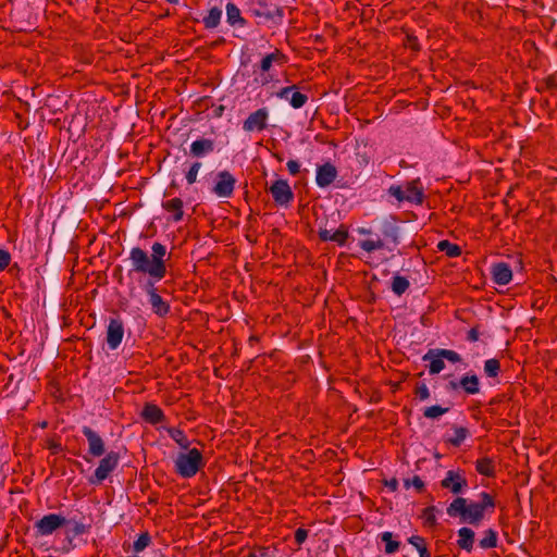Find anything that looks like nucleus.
Here are the masks:
<instances>
[{
	"mask_svg": "<svg viewBox=\"0 0 557 557\" xmlns=\"http://www.w3.org/2000/svg\"><path fill=\"white\" fill-rule=\"evenodd\" d=\"M408 543L419 552L420 557H431V553L424 537L420 535H412L408 539Z\"/></svg>",
	"mask_w": 557,
	"mask_h": 557,
	"instance_id": "nucleus-34",
	"label": "nucleus"
},
{
	"mask_svg": "<svg viewBox=\"0 0 557 557\" xmlns=\"http://www.w3.org/2000/svg\"><path fill=\"white\" fill-rule=\"evenodd\" d=\"M259 342V337L256 336V335H251L249 338H248V343L250 346H252L255 343H258Z\"/></svg>",
	"mask_w": 557,
	"mask_h": 557,
	"instance_id": "nucleus-61",
	"label": "nucleus"
},
{
	"mask_svg": "<svg viewBox=\"0 0 557 557\" xmlns=\"http://www.w3.org/2000/svg\"><path fill=\"white\" fill-rule=\"evenodd\" d=\"M244 557H273L269 547L257 546Z\"/></svg>",
	"mask_w": 557,
	"mask_h": 557,
	"instance_id": "nucleus-48",
	"label": "nucleus"
},
{
	"mask_svg": "<svg viewBox=\"0 0 557 557\" xmlns=\"http://www.w3.org/2000/svg\"><path fill=\"white\" fill-rule=\"evenodd\" d=\"M287 62V57L280 50L275 49L273 52L264 55L259 64V70L262 74L268 73L272 65L275 63L277 65H283Z\"/></svg>",
	"mask_w": 557,
	"mask_h": 557,
	"instance_id": "nucleus-21",
	"label": "nucleus"
},
{
	"mask_svg": "<svg viewBox=\"0 0 557 557\" xmlns=\"http://www.w3.org/2000/svg\"><path fill=\"white\" fill-rule=\"evenodd\" d=\"M381 232L384 238L393 243L394 246H397L400 243V226L398 224L397 216L389 215L388 219H385L382 223Z\"/></svg>",
	"mask_w": 557,
	"mask_h": 557,
	"instance_id": "nucleus-16",
	"label": "nucleus"
},
{
	"mask_svg": "<svg viewBox=\"0 0 557 557\" xmlns=\"http://www.w3.org/2000/svg\"><path fill=\"white\" fill-rule=\"evenodd\" d=\"M214 140L210 138H198L191 143L189 153L194 158H202L214 151Z\"/></svg>",
	"mask_w": 557,
	"mask_h": 557,
	"instance_id": "nucleus-20",
	"label": "nucleus"
},
{
	"mask_svg": "<svg viewBox=\"0 0 557 557\" xmlns=\"http://www.w3.org/2000/svg\"><path fill=\"white\" fill-rule=\"evenodd\" d=\"M359 246L361 247L362 250H364L367 252H372L374 250L383 249L385 245H384V240L379 237L375 240H373V239L361 240L359 243Z\"/></svg>",
	"mask_w": 557,
	"mask_h": 557,
	"instance_id": "nucleus-41",
	"label": "nucleus"
},
{
	"mask_svg": "<svg viewBox=\"0 0 557 557\" xmlns=\"http://www.w3.org/2000/svg\"><path fill=\"white\" fill-rule=\"evenodd\" d=\"M495 508V497L487 492H481L476 502L456 497L448 505L446 512L451 518H459L462 523L479 527L485 515H492Z\"/></svg>",
	"mask_w": 557,
	"mask_h": 557,
	"instance_id": "nucleus-2",
	"label": "nucleus"
},
{
	"mask_svg": "<svg viewBox=\"0 0 557 557\" xmlns=\"http://www.w3.org/2000/svg\"><path fill=\"white\" fill-rule=\"evenodd\" d=\"M460 388L469 395H475L480 392V381L475 374H465L458 381Z\"/></svg>",
	"mask_w": 557,
	"mask_h": 557,
	"instance_id": "nucleus-26",
	"label": "nucleus"
},
{
	"mask_svg": "<svg viewBox=\"0 0 557 557\" xmlns=\"http://www.w3.org/2000/svg\"><path fill=\"white\" fill-rule=\"evenodd\" d=\"M169 436L183 449H188L190 442L187 438L185 432L180 428H166Z\"/></svg>",
	"mask_w": 557,
	"mask_h": 557,
	"instance_id": "nucleus-29",
	"label": "nucleus"
},
{
	"mask_svg": "<svg viewBox=\"0 0 557 557\" xmlns=\"http://www.w3.org/2000/svg\"><path fill=\"white\" fill-rule=\"evenodd\" d=\"M424 361L429 360V373L430 374H438L441 371L444 370L445 363L443 357H435V354H432L430 356V350L422 357Z\"/></svg>",
	"mask_w": 557,
	"mask_h": 557,
	"instance_id": "nucleus-32",
	"label": "nucleus"
},
{
	"mask_svg": "<svg viewBox=\"0 0 557 557\" xmlns=\"http://www.w3.org/2000/svg\"><path fill=\"white\" fill-rule=\"evenodd\" d=\"M498 544V535L497 532L493 529H486L483 532V537L479 541V546L482 549H491L497 547Z\"/></svg>",
	"mask_w": 557,
	"mask_h": 557,
	"instance_id": "nucleus-30",
	"label": "nucleus"
},
{
	"mask_svg": "<svg viewBox=\"0 0 557 557\" xmlns=\"http://www.w3.org/2000/svg\"><path fill=\"white\" fill-rule=\"evenodd\" d=\"M67 523L73 524L72 532L74 535H82V534L88 533L91 529L90 523L86 524L81 521H76L75 518L69 519Z\"/></svg>",
	"mask_w": 557,
	"mask_h": 557,
	"instance_id": "nucleus-44",
	"label": "nucleus"
},
{
	"mask_svg": "<svg viewBox=\"0 0 557 557\" xmlns=\"http://www.w3.org/2000/svg\"><path fill=\"white\" fill-rule=\"evenodd\" d=\"M384 485L387 486L392 492H396L398 490V481L396 478H392L389 480L383 481Z\"/></svg>",
	"mask_w": 557,
	"mask_h": 557,
	"instance_id": "nucleus-56",
	"label": "nucleus"
},
{
	"mask_svg": "<svg viewBox=\"0 0 557 557\" xmlns=\"http://www.w3.org/2000/svg\"><path fill=\"white\" fill-rule=\"evenodd\" d=\"M475 470L479 474L486 478H495L496 463L493 458L485 456L475 461Z\"/></svg>",
	"mask_w": 557,
	"mask_h": 557,
	"instance_id": "nucleus-25",
	"label": "nucleus"
},
{
	"mask_svg": "<svg viewBox=\"0 0 557 557\" xmlns=\"http://www.w3.org/2000/svg\"><path fill=\"white\" fill-rule=\"evenodd\" d=\"M411 486H413L416 491L420 494L423 493L425 490V484L419 475H414L411 479L404 480V487L406 490L410 488Z\"/></svg>",
	"mask_w": 557,
	"mask_h": 557,
	"instance_id": "nucleus-43",
	"label": "nucleus"
},
{
	"mask_svg": "<svg viewBox=\"0 0 557 557\" xmlns=\"http://www.w3.org/2000/svg\"><path fill=\"white\" fill-rule=\"evenodd\" d=\"M11 262V255L9 251L0 249V271L5 270Z\"/></svg>",
	"mask_w": 557,
	"mask_h": 557,
	"instance_id": "nucleus-52",
	"label": "nucleus"
},
{
	"mask_svg": "<svg viewBox=\"0 0 557 557\" xmlns=\"http://www.w3.org/2000/svg\"><path fill=\"white\" fill-rule=\"evenodd\" d=\"M162 208L169 212L172 213V220L174 222H180L183 220L184 216V202L181 198L175 197L170 200L162 201Z\"/></svg>",
	"mask_w": 557,
	"mask_h": 557,
	"instance_id": "nucleus-24",
	"label": "nucleus"
},
{
	"mask_svg": "<svg viewBox=\"0 0 557 557\" xmlns=\"http://www.w3.org/2000/svg\"><path fill=\"white\" fill-rule=\"evenodd\" d=\"M479 336H480V332H479V326L476 325V326L471 327L468 331L467 339L469 342H476V341H479Z\"/></svg>",
	"mask_w": 557,
	"mask_h": 557,
	"instance_id": "nucleus-54",
	"label": "nucleus"
},
{
	"mask_svg": "<svg viewBox=\"0 0 557 557\" xmlns=\"http://www.w3.org/2000/svg\"><path fill=\"white\" fill-rule=\"evenodd\" d=\"M432 354H435V357H443L444 359H446L453 363L461 361L460 355L458 352H456L455 350L444 349V348H435V349H430V356Z\"/></svg>",
	"mask_w": 557,
	"mask_h": 557,
	"instance_id": "nucleus-37",
	"label": "nucleus"
},
{
	"mask_svg": "<svg viewBox=\"0 0 557 557\" xmlns=\"http://www.w3.org/2000/svg\"><path fill=\"white\" fill-rule=\"evenodd\" d=\"M82 433L87 438L88 453L92 457H100L106 453L104 442L97 432H95L91 428L85 425L82 429Z\"/></svg>",
	"mask_w": 557,
	"mask_h": 557,
	"instance_id": "nucleus-13",
	"label": "nucleus"
},
{
	"mask_svg": "<svg viewBox=\"0 0 557 557\" xmlns=\"http://www.w3.org/2000/svg\"><path fill=\"white\" fill-rule=\"evenodd\" d=\"M226 22L232 27L247 26V20L242 15L240 9L233 2L226 4Z\"/></svg>",
	"mask_w": 557,
	"mask_h": 557,
	"instance_id": "nucleus-23",
	"label": "nucleus"
},
{
	"mask_svg": "<svg viewBox=\"0 0 557 557\" xmlns=\"http://www.w3.org/2000/svg\"><path fill=\"white\" fill-rule=\"evenodd\" d=\"M166 247L161 243H153L151 246V255L146 250L136 246L129 250V261L132 269L128 276L133 273L147 275V280L143 285V289L149 296L153 313L158 317H165L170 312V305L163 300L158 294L156 283L163 280L168 273Z\"/></svg>",
	"mask_w": 557,
	"mask_h": 557,
	"instance_id": "nucleus-1",
	"label": "nucleus"
},
{
	"mask_svg": "<svg viewBox=\"0 0 557 557\" xmlns=\"http://www.w3.org/2000/svg\"><path fill=\"white\" fill-rule=\"evenodd\" d=\"M246 238H247L250 243H253V244L257 242V239H256V238H252V236H250V235H246Z\"/></svg>",
	"mask_w": 557,
	"mask_h": 557,
	"instance_id": "nucleus-62",
	"label": "nucleus"
},
{
	"mask_svg": "<svg viewBox=\"0 0 557 557\" xmlns=\"http://www.w3.org/2000/svg\"><path fill=\"white\" fill-rule=\"evenodd\" d=\"M270 81H271V77H270V78H269V77H264V79H263V82H262V83H263V84H268Z\"/></svg>",
	"mask_w": 557,
	"mask_h": 557,
	"instance_id": "nucleus-64",
	"label": "nucleus"
},
{
	"mask_svg": "<svg viewBox=\"0 0 557 557\" xmlns=\"http://www.w3.org/2000/svg\"><path fill=\"white\" fill-rule=\"evenodd\" d=\"M557 90V77L555 74L548 75L545 78L537 79L535 83V91L539 94H543L546 91H555Z\"/></svg>",
	"mask_w": 557,
	"mask_h": 557,
	"instance_id": "nucleus-28",
	"label": "nucleus"
},
{
	"mask_svg": "<svg viewBox=\"0 0 557 557\" xmlns=\"http://www.w3.org/2000/svg\"><path fill=\"white\" fill-rule=\"evenodd\" d=\"M46 447L52 453L58 454L62 450V444L59 437L48 438L46 442Z\"/></svg>",
	"mask_w": 557,
	"mask_h": 557,
	"instance_id": "nucleus-49",
	"label": "nucleus"
},
{
	"mask_svg": "<svg viewBox=\"0 0 557 557\" xmlns=\"http://www.w3.org/2000/svg\"><path fill=\"white\" fill-rule=\"evenodd\" d=\"M457 546L467 553H471L474 547L475 532L471 528L462 527L457 531Z\"/></svg>",
	"mask_w": 557,
	"mask_h": 557,
	"instance_id": "nucleus-22",
	"label": "nucleus"
},
{
	"mask_svg": "<svg viewBox=\"0 0 557 557\" xmlns=\"http://www.w3.org/2000/svg\"><path fill=\"white\" fill-rule=\"evenodd\" d=\"M437 249L449 258H457L462 253L461 247L459 245L450 243L447 239L440 240L437 244Z\"/></svg>",
	"mask_w": 557,
	"mask_h": 557,
	"instance_id": "nucleus-31",
	"label": "nucleus"
},
{
	"mask_svg": "<svg viewBox=\"0 0 557 557\" xmlns=\"http://www.w3.org/2000/svg\"><path fill=\"white\" fill-rule=\"evenodd\" d=\"M236 178L227 171H221L216 174V182L212 188V191L220 198H230L235 188Z\"/></svg>",
	"mask_w": 557,
	"mask_h": 557,
	"instance_id": "nucleus-9",
	"label": "nucleus"
},
{
	"mask_svg": "<svg viewBox=\"0 0 557 557\" xmlns=\"http://www.w3.org/2000/svg\"><path fill=\"white\" fill-rule=\"evenodd\" d=\"M47 425H48V422H47V421H44V422H41V423H40V426H41L42 429L47 428Z\"/></svg>",
	"mask_w": 557,
	"mask_h": 557,
	"instance_id": "nucleus-63",
	"label": "nucleus"
},
{
	"mask_svg": "<svg viewBox=\"0 0 557 557\" xmlns=\"http://www.w3.org/2000/svg\"><path fill=\"white\" fill-rule=\"evenodd\" d=\"M123 269L121 265H115L114 270H113V277L116 280V282L119 284H123Z\"/></svg>",
	"mask_w": 557,
	"mask_h": 557,
	"instance_id": "nucleus-57",
	"label": "nucleus"
},
{
	"mask_svg": "<svg viewBox=\"0 0 557 557\" xmlns=\"http://www.w3.org/2000/svg\"><path fill=\"white\" fill-rule=\"evenodd\" d=\"M381 541L385 543L384 552L387 555L396 553L400 547V542L394 540V535L392 532H383L380 535Z\"/></svg>",
	"mask_w": 557,
	"mask_h": 557,
	"instance_id": "nucleus-33",
	"label": "nucleus"
},
{
	"mask_svg": "<svg viewBox=\"0 0 557 557\" xmlns=\"http://www.w3.org/2000/svg\"><path fill=\"white\" fill-rule=\"evenodd\" d=\"M140 418L151 425H156L165 421L163 410L153 403H146L140 412Z\"/></svg>",
	"mask_w": 557,
	"mask_h": 557,
	"instance_id": "nucleus-17",
	"label": "nucleus"
},
{
	"mask_svg": "<svg viewBox=\"0 0 557 557\" xmlns=\"http://www.w3.org/2000/svg\"><path fill=\"white\" fill-rule=\"evenodd\" d=\"M414 395L420 400H426L430 397V391L424 382L417 383Z\"/></svg>",
	"mask_w": 557,
	"mask_h": 557,
	"instance_id": "nucleus-47",
	"label": "nucleus"
},
{
	"mask_svg": "<svg viewBox=\"0 0 557 557\" xmlns=\"http://www.w3.org/2000/svg\"><path fill=\"white\" fill-rule=\"evenodd\" d=\"M500 371V361L498 359L491 358L484 362V373L488 377H497Z\"/></svg>",
	"mask_w": 557,
	"mask_h": 557,
	"instance_id": "nucleus-38",
	"label": "nucleus"
},
{
	"mask_svg": "<svg viewBox=\"0 0 557 557\" xmlns=\"http://www.w3.org/2000/svg\"><path fill=\"white\" fill-rule=\"evenodd\" d=\"M151 544V535L148 531L139 534L138 539L133 543V550L140 553Z\"/></svg>",
	"mask_w": 557,
	"mask_h": 557,
	"instance_id": "nucleus-39",
	"label": "nucleus"
},
{
	"mask_svg": "<svg viewBox=\"0 0 557 557\" xmlns=\"http://www.w3.org/2000/svg\"><path fill=\"white\" fill-rule=\"evenodd\" d=\"M222 11L218 7L209 10L207 16L203 17L205 27L208 29L215 28L221 22Z\"/></svg>",
	"mask_w": 557,
	"mask_h": 557,
	"instance_id": "nucleus-35",
	"label": "nucleus"
},
{
	"mask_svg": "<svg viewBox=\"0 0 557 557\" xmlns=\"http://www.w3.org/2000/svg\"><path fill=\"white\" fill-rule=\"evenodd\" d=\"M410 286V282L406 276L395 275L392 281V290L395 295L401 296L407 292Z\"/></svg>",
	"mask_w": 557,
	"mask_h": 557,
	"instance_id": "nucleus-36",
	"label": "nucleus"
},
{
	"mask_svg": "<svg viewBox=\"0 0 557 557\" xmlns=\"http://www.w3.org/2000/svg\"><path fill=\"white\" fill-rule=\"evenodd\" d=\"M337 174L336 166L331 162H325L317 168L315 183L319 187L325 188L336 180Z\"/></svg>",
	"mask_w": 557,
	"mask_h": 557,
	"instance_id": "nucleus-14",
	"label": "nucleus"
},
{
	"mask_svg": "<svg viewBox=\"0 0 557 557\" xmlns=\"http://www.w3.org/2000/svg\"><path fill=\"white\" fill-rule=\"evenodd\" d=\"M436 511L437 509L435 506H428L422 510V518L425 527L433 528L437 524Z\"/></svg>",
	"mask_w": 557,
	"mask_h": 557,
	"instance_id": "nucleus-40",
	"label": "nucleus"
},
{
	"mask_svg": "<svg viewBox=\"0 0 557 557\" xmlns=\"http://www.w3.org/2000/svg\"><path fill=\"white\" fill-rule=\"evenodd\" d=\"M451 429L455 432V435L451 437H445L444 442L454 447H460L465 440L470 436V431L466 426L453 424Z\"/></svg>",
	"mask_w": 557,
	"mask_h": 557,
	"instance_id": "nucleus-27",
	"label": "nucleus"
},
{
	"mask_svg": "<svg viewBox=\"0 0 557 557\" xmlns=\"http://www.w3.org/2000/svg\"><path fill=\"white\" fill-rule=\"evenodd\" d=\"M65 524H67L66 518L57 513L46 515L35 522L36 535H50L58 529L64 527Z\"/></svg>",
	"mask_w": 557,
	"mask_h": 557,
	"instance_id": "nucleus-6",
	"label": "nucleus"
},
{
	"mask_svg": "<svg viewBox=\"0 0 557 557\" xmlns=\"http://www.w3.org/2000/svg\"><path fill=\"white\" fill-rule=\"evenodd\" d=\"M308 534H309V530L305 529V528H298L296 531H295V534H294V537H295V543L300 546L305 543V541L307 540L308 537Z\"/></svg>",
	"mask_w": 557,
	"mask_h": 557,
	"instance_id": "nucleus-50",
	"label": "nucleus"
},
{
	"mask_svg": "<svg viewBox=\"0 0 557 557\" xmlns=\"http://www.w3.org/2000/svg\"><path fill=\"white\" fill-rule=\"evenodd\" d=\"M201 168V163L200 162H194L189 170L186 172V181L189 185L194 184L196 181H197V175H198V172Z\"/></svg>",
	"mask_w": 557,
	"mask_h": 557,
	"instance_id": "nucleus-46",
	"label": "nucleus"
},
{
	"mask_svg": "<svg viewBox=\"0 0 557 557\" xmlns=\"http://www.w3.org/2000/svg\"><path fill=\"white\" fill-rule=\"evenodd\" d=\"M269 191L276 206L288 207L294 200V191L286 180L274 181Z\"/></svg>",
	"mask_w": 557,
	"mask_h": 557,
	"instance_id": "nucleus-7",
	"label": "nucleus"
},
{
	"mask_svg": "<svg viewBox=\"0 0 557 557\" xmlns=\"http://www.w3.org/2000/svg\"><path fill=\"white\" fill-rule=\"evenodd\" d=\"M441 486L458 495L468 486V481L462 471L449 470L441 481Z\"/></svg>",
	"mask_w": 557,
	"mask_h": 557,
	"instance_id": "nucleus-11",
	"label": "nucleus"
},
{
	"mask_svg": "<svg viewBox=\"0 0 557 557\" xmlns=\"http://www.w3.org/2000/svg\"><path fill=\"white\" fill-rule=\"evenodd\" d=\"M124 337V322L117 315L110 318L107 326L106 342L111 350H115L120 347Z\"/></svg>",
	"mask_w": 557,
	"mask_h": 557,
	"instance_id": "nucleus-8",
	"label": "nucleus"
},
{
	"mask_svg": "<svg viewBox=\"0 0 557 557\" xmlns=\"http://www.w3.org/2000/svg\"><path fill=\"white\" fill-rule=\"evenodd\" d=\"M505 398H506V396H505L504 394H502V395H496L495 397H493V398L490 400L488 406H490V407H493V406H495V405H498V404L503 403V401L505 400ZM488 410H490V412H491V413H494L493 408H490Z\"/></svg>",
	"mask_w": 557,
	"mask_h": 557,
	"instance_id": "nucleus-55",
	"label": "nucleus"
},
{
	"mask_svg": "<svg viewBox=\"0 0 557 557\" xmlns=\"http://www.w3.org/2000/svg\"><path fill=\"white\" fill-rule=\"evenodd\" d=\"M446 388L448 391H458L460 388V385H458V381L453 380L446 385Z\"/></svg>",
	"mask_w": 557,
	"mask_h": 557,
	"instance_id": "nucleus-59",
	"label": "nucleus"
},
{
	"mask_svg": "<svg viewBox=\"0 0 557 557\" xmlns=\"http://www.w3.org/2000/svg\"><path fill=\"white\" fill-rule=\"evenodd\" d=\"M318 235L321 242H334L338 246H344L348 239L349 233L348 227L345 224H341L332 234L329 230L320 227Z\"/></svg>",
	"mask_w": 557,
	"mask_h": 557,
	"instance_id": "nucleus-18",
	"label": "nucleus"
},
{
	"mask_svg": "<svg viewBox=\"0 0 557 557\" xmlns=\"http://www.w3.org/2000/svg\"><path fill=\"white\" fill-rule=\"evenodd\" d=\"M406 46L411 49L412 51H420L421 50V45L418 40V37L413 36V35H407L406 37Z\"/></svg>",
	"mask_w": 557,
	"mask_h": 557,
	"instance_id": "nucleus-51",
	"label": "nucleus"
},
{
	"mask_svg": "<svg viewBox=\"0 0 557 557\" xmlns=\"http://www.w3.org/2000/svg\"><path fill=\"white\" fill-rule=\"evenodd\" d=\"M387 193L395 197L398 202L406 201L405 187L400 185H391L387 189Z\"/></svg>",
	"mask_w": 557,
	"mask_h": 557,
	"instance_id": "nucleus-45",
	"label": "nucleus"
},
{
	"mask_svg": "<svg viewBox=\"0 0 557 557\" xmlns=\"http://www.w3.org/2000/svg\"><path fill=\"white\" fill-rule=\"evenodd\" d=\"M492 280L497 285H507L512 280V270L506 262L494 263L491 268Z\"/></svg>",
	"mask_w": 557,
	"mask_h": 557,
	"instance_id": "nucleus-19",
	"label": "nucleus"
},
{
	"mask_svg": "<svg viewBox=\"0 0 557 557\" xmlns=\"http://www.w3.org/2000/svg\"><path fill=\"white\" fill-rule=\"evenodd\" d=\"M269 111L267 108H260L250 113L243 123L245 132H261L268 127Z\"/></svg>",
	"mask_w": 557,
	"mask_h": 557,
	"instance_id": "nucleus-10",
	"label": "nucleus"
},
{
	"mask_svg": "<svg viewBox=\"0 0 557 557\" xmlns=\"http://www.w3.org/2000/svg\"><path fill=\"white\" fill-rule=\"evenodd\" d=\"M225 107L223 104L216 106L213 109V116L221 117L224 113Z\"/></svg>",
	"mask_w": 557,
	"mask_h": 557,
	"instance_id": "nucleus-58",
	"label": "nucleus"
},
{
	"mask_svg": "<svg viewBox=\"0 0 557 557\" xmlns=\"http://www.w3.org/2000/svg\"><path fill=\"white\" fill-rule=\"evenodd\" d=\"M290 175L296 176L300 173V164L296 160H289L286 164Z\"/></svg>",
	"mask_w": 557,
	"mask_h": 557,
	"instance_id": "nucleus-53",
	"label": "nucleus"
},
{
	"mask_svg": "<svg viewBox=\"0 0 557 557\" xmlns=\"http://www.w3.org/2000/svg\"><path fill=\"white\" fill-rule=\"evenodd\" d=\"M358 233L360 235H371L372 234V231L370 228H364V227H359L358 228Z\"/></svg>",
	"mask_w": 557,
	"mask_h": 557,
	"instance_id": "nucleus-60",
	"label": "nucleus"
},
{
	"mask_svg": "<svg viewBox=\"0 0 557 557\" xmlns=\"http://www.w3.org/2000/svg\"><path fill=\"white\" fill-rule=\"evenodd\" d=\"M448 410H449L448 407H442L440 405H434L431 407H426L423 410V417L426 419H436V418L441 417L442 414H445L446 412H448Z\"/></svg>",
	"mask_w": 557,
	"mask_h": 557,
	"instance_id": "nucleus-42",
	"label": "nucleus"
},
{
	"mask_svg": "<svg viewBox=\"0 0 557 557\" xmlns=\"http://www.w3.org/2000/svg\"><path fill=\"white\" fill-rule=\"evenodd\" d=\"M406 201L414 205L424 202V190L420 178L412 180L405 184Z\"/></svg>",
	"mask_w": 557,
	"mask_h": 557,
	"instance_id": "nucleus-15",
	"label": "nucleus"
},
{
	"mask_svg": "<svg viewBox=\"0 0 557 557\" xmlns=\"http://www.w3.org/2000/svg\"><path fill=\"white\" fill-rule=\"evenodd\" d=\"M276 97L287 100L294 109L302 108L308 101V96L300 92L297 85H290L281 88L276 92Z\"/></svg>",
	"mask_w": 557,
	"mask_h": 557,
	"instance_id": "nucleus-12",
	"label": "nucleus"
},
{
	"mask_svg": "<svg viewBox=\"0 0 557 557\" xmlns=\"http://www.w3.org/2000/svg\"><path fill=\"white\" fill-rule=\"evenodd\" d=\"M175 472L185 479L193 478L205 466L202 454L197 448L180 453L175 459Z\"/></svg>",
	"mask_w": 557,
	"mask_h": 557,
	"instance_id": "nucleus-4",
	"label": "nucleus"
},
{
	"mask_svg": "<svg viewBox=\"0 0 557 557\" xmlns=\"http://www.w3.org/2000/svg\"><path fill=\"white\" fill-rule=\"evenodd\" d=\"M120 461V454L117 451H109L100 461L96 468L94 474L88 479L91 485L101 484L110 473L115 470Z\"/></svg>",
	"mask_w": 557,
	"mask_h": 557,
	"instance_id": "nucleus-5",
	"label": "nucleus"
},
{
	"mask_svg": "<svg viewBox=\"0 0 557 557\" xmlns=\"http://www.w3.org/2000/svg\"><path fill=\"white\" fill-rule=\"evenodd\" d=\"M249 12L251 16L259 18L257 24H269L272 27L281 26L285 16L283 7L271 5L268 0H256Z\"/></svg>",
	"mask_w": 557,
	"mask_h": 557,
	"instance_id": "nucleus-3",
	"label": "nucleus"
}]
</instances>
